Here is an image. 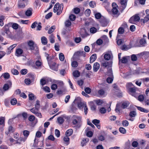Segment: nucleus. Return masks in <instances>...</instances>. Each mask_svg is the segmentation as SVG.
Wrapping results in <instances>:
<instances>
[{"label":"nucleus","mask_w":149,"mask_h":149,"mask_svg":"<svg viewBox=\"0 0 149 149\" xmlns=\"http://www.w3.org/2000/svg\"><path fill=\"white\" fill-rule=\"evenodd\" d=\"M100 65L99 64L97 63L96 62L94 63L93 66V70L94 72H97L99 69Z\"/></svg>","instance_id":"16"},{"label":"nucleus","mask_w":149,"mask_h":149,"mask_svg":"<svg viewBox=\"0 0 149 149\" xmlns=\"http://www.w3.org/2000/svg\"><path fill=\"white\" fill-rule=\"evenodd\" d=\"M100 111L101 113H105L106 112V109L104 107L101 108L100 109Z\"/></svg>","instance_id":"64"},{"label":"nucleus","mask_w":149,"mask_h":149,"mask_svg":"<svg viewBox=\"0 0 149 149\" xmlns=\"http://www.w3.org/2000/svg\"><path fill=\"white\" fill-rule=\"evenodd\" d=\"M92 122L95 125H97V124H99L100 123V121L98 120L95 119L93 120L92 121Z\"/></svg>","instance_id":"57"},{"label":"nucleus","mask_w":149,"mask_h":149,"mask_svg":"<svg viewBox=\"0 0 149 149\" xmlns=\"http://www.w3.org/2000/svg\"><path fill=\"white\" fill-rule=\"evenodd\" d=\"M66 116L64 115H63L57 118V121L60 124H62L64 121V119H65Z\"/></svg>","instance_id":"12"},{"label":"nucleus","mask_w":149,"mask_h":149,"mask_svg":"<svg viewBox=\"0 0 149 149\" xmlns=\"http://www.w3.org/2000/svg\"><path fill=\"white\" fill-rule=\"evenodd\" d=\"M140 111L146 113H147L149 112V111L148 109L141 107H140Z\"/></svg>","instance_id":"59"},{"label":"nucleus","mask_w":149,"mask_h":149,"mask_svg":"<svg viewBox=\"0 0 149 149\" xmlns=\"http://www.w3.org/2000/svg\"><path fill=\"white\" fill-rule=\"evenodd\" d=\"M120 132L123 134H125L126 133V131L125 129L123 127H120L119 129Z\"/></svg>","instance_id":"34"},{"label":"nucleus","mask_w":149,"mask_h":149,"mask_svg":"<svg viewBox=\"0 0 149 149\" xmlns=\"http://www.w3.org/2000/svg\"><path fill=\"white\" fill-rule=\"evenodd\" d=\"M4 16H0V26H2L4 24L3 21L4 20Z\"/></svg>","instance_id":"28"},{"label":"nucleus","mask_w":149,"mask_h":149,"mask_svg":"<svg viewBox=\"0 0 149 149\" xmlns=\"http://www.w3.org/2000/svg\"><path fill=\"white\" fill-rule=\"evenodd\" d=\"M30 111L31 112H32V113H33L35 114L38 111V110L36 108H35V107H33V108L30 109Z\"/></svg>","instance_id":"48"},{"label":"nucleus","mask_w":149,"mask_h":149,"mask_svg":"<svg viewBox=\"0 0 149 149\" xmlns=\"http://www.w3.org/2000/svg\"><path fill=\"white\" fill-rule=\"evenodd\" d=\"M95 18L97 19H100L101 17V15L100 13H97L95 15Z\"/></svg>","instance_id":"55"},{"label":"nucleus","mask_w":149,"mask_h":149,"mask_svg":"<svg viewBox=\"0 0 149 149\" xmlns=\"http://www.w3.org/2000/svg\"><path fill=\"white\" fill-rule=\"evenodd\" d=\"M98 93L101 96H103L105 94V92L103 89H100L98 91Z\"/></svg>","instance_id":"43"},{"label":"nucleus","mask_w":149,"mask_h":149,"mask_svg":"<svg viewBox=\"0 0 149 149\" xmlns=\"http://www.w3.org/2000/svg\"><path fill=\"white\" fill-rule=\"evenodd\" d=\"M134 86L130 82L127 83L126 85V87L127 90L129 89L130 88H132Z\"/></svg>","instance_id":"32"},{"label":"nucleus","mask_w":149,"mask_h":149,"mask_svg":"<svg viewBox=\"0 0 149 149\" xmlns=\"http://www.w3.org/2000/svg\"><path fill=\"white\" fill-rule=\"evenodd\" d=\"M48 64L50 68L54 70H57L58 69L57 66L56 64L53 63L52 65L50 64L49 62H48Z\"/></svg>","instance_id":"15"},{"label":"nucleus","mask_w":149,"mask_h":149,"mask_svg":"<svg viewBox=\"0 0 149 149\" xmlns=\"http://www.w3.org/2000/svg\"><path fill=\"white\" fill-rule=\"evenodd\" d=\"M129 105V103L128 102H124L122 103L121 107L123 109L126 108Z\"/></svg>","instance_id":"40"},{"label":"nucleus","mask_w":149,"mask_h":149,"mask_svg":"<svg viewBox=\"0 0 149 149\" xmlns=\"http://www.w3.org/2000/svg\"><path fill=\"white\" fill-rule=\"evenodd\" d=\"M80 11V10L79 8H76L74 9V12L75 14H78Z\"/></svg>","instance_id":"46"},{"label":"nucleus","mask_w":149,"mask_h":149,"mask_svg":"<svg viewBox=\"0 0 149 149\" xmlns=\"http://www.w3.org/2000/svg\"><path fill=\"white\" fill-rule=\"evenodd\" d=\"M28 46L30 47V49L31 50H35L36 52L34 53V54H36L38 53V47L36 44H34V43L33 41L32 40L28 42Z\"/></svg>","instance_id":"2"},{"label":"nucleus","mask_w":149,"mask_h":149,"mask_svg":"<svg viewBox=\"0 0 149 149\" xmlns=\"http://www.w3.org/2000/svg\"><path fill=\"white\" fill-rule=\"evenodd\" d=\"M78 65V63L76 61H74L72 62L71 65L73 67H77V66Z\"/></svg>","instance_id":"42"},{"label":"nucleus","mask_w":149,"mask_h":149,"mask_svg":"<svg viewBox=\"0 0 149 149\" xmlns=\"http://www.w3.org/2000/svg\"><path fill=\"white\" fill-rule=\"evenodd\" d=\"M35 119V117L33 115H31L29 116L28 118L29 120L31 122L33 121Z\"/></svg>","instance_id":"54"},{"label":"nucleus","mask_w":149,"mask_h":149,"mask_svg":"<svg viewBox=\"0 0 149 149\" xmlns=\"http://www.w3.org/2000/svg\"><path fill=\"white\" fill-rule=\"evenodd\" d=\"M107 72L109 76H111L113 75V74L112 73V70L111 67L109 68Z\"/></svg>","instance_id":"51"},{"label":"nucleus","mask_w":149,"mask_h":149,"mask_svg":"<svg viewBox=\"0 0 149 149\" xmlns=\"http://www.w3.org/2000/svg\"><path fill=\"white\" fill-rule=\"evenodd\" d=\"M29 134V132L28 130H24L23 131V134L25 137H27Z\"/></svg>","instance_id":"45"},{"label":"nucleus","mask_w":149,"mask_h":149,"mask_svg":"<svg viewBox=\"0 0 149 149\" xmlns=\"http://www.w3.org/2000/svg\"><path fill=\"white\" fill-rule=\"evenodd\" d=\"M90 6L92 8H94L95 6L96 3L95 2L91 1L89 3Z\"/></svg>","instance_id":"50"},{"label":"nucleus","mask_w":149,"mask_h":149,"mask_svg":"<svg viewBox=\"0 0 149 149\" xmlns=\"http://www.w3.org/2000/svg\"><path fill=\"white\" fill-rule=\"evenodd\" d=\"M54 38V36L53 35L51 34L49 36V40L51 43H54V42L55 41Z\"/></svg>","instance_id":"30"},{"label":"nucleus","mask_w":149,"mask_h":149,"mask_svg":"<svg viewBox=\"0 0 149 149\" xmlns=\"http://www.w3.org/2000/svg\"><path fill=\"white\" fill-rule=\"evenodd\" d=\"M23 51L20 48H18L16 50L15 54L16 56L19 57L22 56L23 54Z\"/></svg>","instance_id":"11"},{"label":"nucleus","mask_w":149,"mask_h":149,"mask_svg":"<svg viewBox=\"0 0 149 149\" xmlns=\"http://www.w3.org/2000/svg\"><path fill=\"white\" fill-rule=\"evenodd\" d=\"M104 58L107 60H109L111 58V55L109 54H106L104 55Z\"/></svg>","instance_id":"38"},{"label":"nucleus","mask_w":149,"mask_h":149,"mask_svg":"<svg viewBox=\"0 0 149 149\" xmlns=\"http://www.w3.org/2000/svg\"><path fill=\"white\" fill-rule=\"evenodd\" d=\"M137 88H136L134 86L132 88H130L128 90V91L130 94L132 95L133 96H134L135 97H136V96L134 95L136 91Z\"/></svg>","instance_id":"10"},{"label":"nucleus","mask_w":149,"mask_h":149,"mask_svg":"<svg viewBox=\"0 0 149 149\" xmlns=\"http://www.w3.org/2000/svg\"><path fill=\"white\" fill-rule=\"evenodd\" d=\"M120 61H121V62L123 63H126L127 61V57L125 56L123 57L122 58V59H120Z\"/></svg>","instance_id":"35"},{"label":"nucleus","mask_w":149,"mask_h":149,"mask_svg":"<svg viewBox=\"0 0 149 149\" xmlns=\"http://www.w3.org/2000/svg\"><path fill=\"white\" fill-rule=\"evenodd\" d=\"M147 58L149 56V52L144 51L140 53V57Z\"/></svg>","instance_id":"14"},{"label":"nucleus","mask_w":149,"mask_h":149,"mask_svg":"<svg viewBox=\"0 0 149 149\" xmlns=\"http://www.w3.org/2000/svg\"><path fill=\"white\" fill-rule=\"evenodd\" d=\"M124 28L121 26L120 27L118 31V35L117 37H118L119 36V34H123L124 32Z\"/></svg>","instance_id":"13"},{"label":"nucleus","mask_w":149,"mask_h":149,"mask_svg":"<svg viewBox=\"0 0 149 149\" xmlns=\"http://www.w3.org/2000/svg\"><path fill=\"white\" fill-rule=\"evenodd\" d=\"M89 141V139L88 138L84 139L81 142V145L82 146H84L86 145V143Z\"/></svg>","instance_id":"24"},{"label":"nucleus","mask_w":149,"mask_h":149,"mask_svg":"<svg viewBox=\"0 0 149 149\" xmlns=\"http://www.w3.org/2000/svg\"><path fill=\"white\" fill-rule=\"evenodd\" d=\"M12 23H9L7 24H6L2 28V30L3 31L1 33L2 35H4L6 33L7 35H9L10 33L8 27L9 25H10L12 24Z\"/></svg>","instance_id":"5"},{"label":"nucleus","mask_w":149,"mask_h":149,"mask_svg":"<svg viewBox=\"0 0 149 149\" xmlns=\"http://www.w3.org/2000/svg\"><path fill=\"white\" fill-rule=\"evenodd\" d=\"M146 45L147 42L146 39L143 38L140 40V47L145 46Z\"/></svg>","instance_id":"17"},{"label":"nucleus","mask_w":149,"mask_h":149,"mask_svg":"<svg viewBox=\"0 0 149 149\" xmlns=\"http://www.w3.org/2000/svg\"><path fill=\"white\" fill-rule=\"evenodd\" d=\"M36 65L37 67L41 66L42 65V63L40 61H37L36 62Z\"/></svg>","instance_id":"62"},{"label":"nucleus","mask_w":149,"mask_h":149,"mask_svg":"<svg viewBox=\"0 0 149 149\" xmlns=\"http://www.w3.org/2000/svg\"><path fill=\"white\" fill-rule=\"evenodd\" d=\"M69 18L71 20L74 21L76 18V16L75 15L72 14L69 16Z\"/></svg>","instance_id":"58"},{"label":"nucleus","mask_w":149,"mask_h":149,"mask_svg":"<svg viewBox=\"0 0 149 149\" xmlns=\"http://www.w3.org/2000/svg\"><path fill=\"white\" fill-rule=\"evenodd\" d=\"M13 74L14 75H17L19 74V72L17 70L13 69L11 70V71Z\"/></svg>","instance_id":"47"},{"label":"nucleus","mask_w":149,"mask_h":149,"mask_svg":"<svg viewBox=\"0 0 149 149\" xmlns=\"http://www.w3.org/2000/svg\"><path fill=\"white\" fill-rule=\"evenodd\" d=\"M140 20L139 14H136L132 17L129 19V22L132 24H136Z\"/></svg>","instance_id":"4"},{"label":"nucleus","mask_w":149,"mask_h":149,"mask_svg":"<svg viewBox=\"0 0 149 149\" xmlns=\"http://www.w3.org/2000/svg\"><path fill=\"white\" fill-rule=\"evenodd\" d=\"M72 119V124L74 125L77 124V127L79 128L81 125V118L76 115H73Z\"/></svg>","instance_id":"1"},{"label":"nucleus","mask_w":149,"mask_h":149,"mask_svg":"<svg viewBox=\"0 0 149 149\" xmlns=\"http://www.w3.org/2000/svg\"><path fill=\"white\" fill-rule=\"evenodd\" d=\"M19 25L17 23H14L12 24V27L14 29L16 30L18 29Z\"/></svg>","instance_id":"44"},{"label":"nucleus","mask_w":149,"mask_h":149,"mask_svg":"<svg viewBox=\"0 0 149 149\" xmlns=\"http://www.w3.org/2000/svg\"><path fill=\"white\" fill-rule=\"evenodd\" d=\"M12 83L10 81H8L7 83L5 84L3 87V89L4 91L8 90L9 88L11 87Z\"/></svg>","instance_id":"7"},{"label":"nucleus","mask_w":149,"mask_h":149,"mask_svg":"<svg viewBox=\"0 0 149 149\" xmlns=\"http://www.w3.org/2000/svg\"><path fill=\"white\" fill-rule=\"evenodd\" d=\"M43 89L46 92L49 93L50 92V89L48 86H45Z\"/></svg>","instance_id":"63"},{"label":"nucleus","mask_w":149,"mask_h":149,"mask_svg":"<svg viewBox=\"0 0 149 149\" xmlns=\"http://www.w3.org/2000/svg\"><path fill=\"white\" fill-rule=\"evenodd\" d=\"M86 103H84V102H79L77 104V105L78 108L80 109H82L83 107H84L85 106V105H86Z\"/></svg>","instance_id":"22"},{"label":"nucleus","mask_w":149,"mask_h":149,"mask_svg":"<svg viewBox=\"0 0 149 149\" xmlns=\"http://www.w3.org/2000/svg\"><path fill=\"white\" fill-rule=\"evenodd\" d=\"M97 29L94 27L91 28L90 29V32L93 33H94L96 32Z\"/></svg>","instance_id":"56"},{"label":"nucleus","mask_w":149,"mask_h":149,"mask_svg":"<svg viewBox=\"0 0 149 149\" xmlns=\"http://www.w3.org/2000/svg\"><path fill=\"white\" fill-rule=\"evenodd\" d=\"M41 41L42 44L46 45L47 43V38L45 36H42L41 38Z\"/></svg>","instance_id":"21"},{"label":"nucleus","mask_w":149,"mask_h":149,"mask_svg":"<svg viewBox=\"0 0 149 149\" xmlns=\"http://www.w3.org/2000/svg\"><path fill=\"white\" fill-rule=\"evenodd\" d=\"M73 75L74 77H77L80 76V73L78 70H75L73 72Z\"/></svg>","instance_id":"25"},{"label":"nucleus","mask_w":149,"mask_h":149,"mask_svg":"<svg viewBox=\"0 0 149 149\" xmlns=\"http://www.w3.org/2000/svg\"><path fill=\"white\" fill-rule=\"evenodd\" d=\"M103 103V101L102 100H96V104L98 105H101Z\"/></svg>","instance_id":"60"},{"label":"nucleus","mask_w":149,"mask_h":149,"mask_svg":"<svg viewBox=\"0 0 149 149\" xmlns=\"http://www.w3.org/2000/svg\"><path fill=\"white\" fill-rule=\"evenodd\" d=\"M136 115V113L135 111H132L130 112V116L131 117H134Z\"/></svg>","instance_id":"53"},{"label":"nucleus","mask_w":149,"mask_h":149,"mask_svg":"<svg viewBox=\"0 0 149 149\" xmlns=\"http://www.w3.org/2000/svg\"><path fill=\"white\" fill-rule=\"evenodd\" d=\"M2 76H3V78L6 79H8L10 77V74L7 72L5 73L2 74Z\"/></svg>","instance_id":"29"},{"label":"nucleus","mask_w":149,"mask_h":149,"mask_svg":"<svg viewBox=\"0 0 149 149\" xmlns=\"http://www.w3.org/2000/svg\"><path fill=\"white\" fill-rule=\"evenodd\" d=\"M146 15L144 18V19H141L140 20V22L142 24H144L145 23L147 22L149 20V10H146Z\"/></svg>","instance_id":"6"},{"label":"nucleus","mask_w":149,"mask_h":149,"mask_svg":"<svg viewBox=\"0 0 149 149\" xmlns=\"http://www.w3.org/2000/svg\"><path fill=\"white\" fill-rule=\"evenodd\" d=\"M65 24L66 27H68L71 25V23L69 20H68L65 22Z\"/></svg>","instance_id":"37"},{"label":"nucleus","mask_w":149,"mask_h":149,"mask_svg":"<svg viewBox=\"0 0 149 149\" xmlns=\"http://www.w3.org/2000/svg\"><path fill=\"white\" fill-rule=\"evenodd\" d=\"M27 2V0H19L18 6L20 8H24L25 7V4H26Z\"/></svg>","instance_id":"8"},{"label":"nucleus","mask_w":149,"mask_h":149,"mask_svg":"<svg viewBox=\"0 0 149 149\" xmlns=\"http://www.w3.org/2000/svg\"><path fill=\"white\" fill-rule=\"evenodd\" d=\"M46 81L44 79H42L40 80V84L42 86L46 84Z\"/></svg>","instance_id":"52"},{"label":"nucleus","mask_w":149,"mask_h":149,"mask_svg":"<svg viewBox=\"0 0 149 149\" xmlns=\"http://www.w3.org/2000/svg\"><path fill=\"white\" fill-rule=\"evenodd\" d=\"M63 9V7H62L60 5L57 9V15H59L62 12V10Z\"/></svg>","instance_id":"26"},{"label":"nucleus","mask_w":149,"mask_h":149,"mask_svg":"<svg viewBox=\"0 0 149 149\" xmlns=\"http://www.w3.org/2000/svg\"><path fill=\"white\" fill-rule=\"evenodd\" d=\"M97 58V55L96 54H93L90 58V63L93 62Z\"/></svg>","instance_id":"19"},{"label":"nucleus","mask_w":149,"mask_h":149,"mask_svg":"<svg viewBox=\"0 0 149 149\" xmlns=\"http://www.w3.org/2000/svg\"><path fill=\"white\" fill-rule=\"evenodd\" d=\"M59 6V3H56L55 5L53 11L54 13H56L57 11V9Z\"/></svg>","instance_id":"36"},{"label":"nucleus","mask_w":149,"mask_h":149,"mask_svg":"<svg viewBox=\"0 0 149 149\" xmlns=\"http://www.w3.org/2000/svg\"><path fill=\"white\" fill-rule=\"evenodd\" d=\"M112 6L113 7L112 9V13L115 16L118 17L120 15V13L118 10V8L117 4L115 3H113Z\"/></svg>","instance_id":"3"},{"label":"nucleus","mask_w":149,"mask_h":149,"mask_svg":"<svg viewBox=\"0 0 149 149\" xmlns=\"http://www.w3.org/2000/svg\"><path fill=\"white\" fill-rule=\"evenodd\" d=\"M73 133V130L72 129H69L67 130L65 132V135L68 136L71 135Z\"/></svg>","instance_id":"23"},{"label":"nucleus","mask_w":149,"mask_h":149,"mask_svg":"<svg viewBox=\"0 0 149 149\" xmlns=\"http://www.w3.org/2000/svg\"><path fill=\"white\" fill-rule=\"evenodd\" d=\"M91 13V10L89 9H86L85 12V14L86 16H89Z\"/></svg>","instance_id":"61"},{"label":"nucleus","mask_w":149,"mask_h":149,"mask_svg":"<svg viewBox=\"0 0 149 149\" xmlns=\"http://www.w3.org/2000/svg\"><path fill=\"white\" fill-rule=\"evenodd\" d=\"M17 102V100L15 98L12 99L10 101V103L12 105H15L16 104Z\"/></svg>","instance_id":"41"},{"label":"nucleus","mask_w":149,"mask_h":149,"mask_svg":"<svg viewBox=\"0 0 149 149\" xmlns=\"http://www.w3.org/2000/svg\"><path fill=\"white\" fill-rule=\"evenodd\" d=\"M100 22L102 26H105L107 25V23L105 19L102 18L100 20Z\"/></svg>","instance_id":"18"},{"label":"nucleus","mask_w":149,"mask_h":149,"mask_svg":"<svg viewBox=\"0 0 149 149\" xmlns=\"http://www.w3.org/2000/svg\"><path fill=\"white\" fill-rule=\"evenodd\" d=\"M120 3L123 6V7L125 8L126 6L127 2L126 0H122L120 1Z\"/></svg>","instance_id":"39"},{"label":"nucleus","mask_w":149,"mask_h":149,"mask_svg":"<svg viewBox=\"0 0 149 149\" xmlns=\"http://www.w3.org/2000/svg\"><path fill=\"white\" fill-rule=\"evenodd\" d=\"M137 57L136 55L133 54L131 55V59L133 61H136L137 60Z\"/></svg>","instance_id":"49"},{"label":"nucleus","mask_w":149,"mask_h":149,"mask_svg":"<svg viewBox=\"0 0 149 149\" xmlns=\"http://www.w3.org/2000/svg\"><path fill=\"white\" fill-rule=\"evenodd\" d=\"M103 66L104 68H108V69L112 66V62H111L105 61L102 63Z\"/></svg>","instance_id":"9"},{"label":"nucleus","mask_w":149,"mask_h":149,"mask_svg":"<svg viewBox=\"0 0 149 149\" xmlns=\"http://www.w3.org/2000/svg\"><path fill=\"white\" fill-rule=\"evenodd\" d=\"M59 59L61 61H63L64 60L65 57L63 54L61 53H59Z\"/></svg>","instance_id":"33"},{"label":"nucleus","mask_w":149,"mask_h":149,"mask_svg":"<svg viewBox=\"0 0 149 149\" xmlns=\"http://www.w3.org/2000/svg\"><path fill=\"white\" fill-rule=\"evenodd\" d=\"M32 9L31 8H29L25 12V15L27 16H30L32 14Z\"/></svg>","instance_id":"20"},{"label":"nucleus","mask_w":149,"mask_h":149,"mask_svg":"<svg viewBox=\"0 0 149 149\" xmlns=\"http://www.w3.org/2000/svg\"><path fill=\"white\" fill-rule=\"evenodd\" d=\"M14 132V130L13 129V127L12 126H10L8 128V132L6 131V133L7 134H8L9 133H12Z\"/></svg>","instance_id":"27"},{"label":"nucleus","mask_w":149,"mask_h":149,"mask_svg":"<svg viewBox=\"0 0 149 149\" xmlns=\"http://www.w3.org/2000/svg\"><path fill=\"white\" fill-rule=\"evenodd\" d=\"M55 29V26H52L49 30L48 33L49 34H51L53 32Z\"/></svg>","instance_id":"31"}]
</instances>
